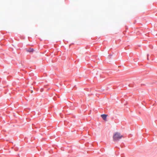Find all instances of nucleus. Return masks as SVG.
<instances>
[{
  "label": "nucleus",
  "mask_w": 157,
  "mask_h": 157,
  "mask_svg": "<svg viewBox=\"0 0 157 157\" xmlns=\"http://www.w3.org/2000/svg\"><path fill=\"white\" fill-rule=\"evenodd\" d=\"M101 117L103 118V119L105 121L106 120V117H107V115L106 114H102L101 115Z\"/></svg>",
  "instance_id": "f03ea898"
},
{
  "label": "nucleus",
  "mask_w": 157,
  "mask_h": 157,
  "mask_svg": "<svg viewBox=\"0 0 157 157\" xmlns=\"http://www.w3.org/2000/svg\"><path fill=\"white\" fill-rule=\"evenodd\" d=\"M123 137V136L121 135L120 133L116 132L113 136V140L114 141H117L121 139Z\"/></svg>",
  "instance_id": "f257e3e1"
},
{
  "label": "nucleus",
  "mask_w": 157,
  "mask_h": 157,
  "mask_svg": "<svg viewBox=\"0 0 157 157\" xmlns=\"http://www.w3.org/2000/svg\"><path fill=\"white\" fill-rule=\"evenodd\" d=\"M26 51L27 52H33V48H29V49H26Z\"/></svg>",
  "instance_id": "7ed1b4c3"
},
{
  "label": "nucleus",
  "mask_w": 157,
  "mask_h": 157,
  "mask_svg": "<svg viewBox=\"0 0 157 157\" xmlns=\"http://www.w3.org/2000/svg\"><path fill=\"white\" fill-rule=\"evenodd\" d=\"M33 92V90H31V93H32Z\"/></svg>",
  "instance_id": "20e7f679"
}]
</instances>
